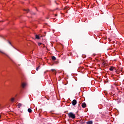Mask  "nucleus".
I'll use <instances>...</instances> for the list:
<instances>
[{
    "label": "nucleus",
    "mask_w": 124,
    "mask_h": 124,
    "mask_svg": "<svg viewBox=\"0 0 124 124\" xmlns=\"http://www.w3.org/2000/svg\"><path fill=\"white\" fill-rule=\"evenodd\" d=\"M27 86V83H23L22 84V88H25Z\"/></svg>",
    "instance_id": "5"
},
{
    "label": "nucleus",
    "mask_w": 124,
    "mask_h": 124,
    "mask_svg": "<svg viewBox=\"0 0 124 124\" xmlns=\"http://www.w3.org/2000/svg\"><path fill=\"white\" fill-rule=\"evenodd\" d=\"M38 69H39V66L36 68L37 71H38Z\"/></svg>",
    "instance_id": "15"
},
{
    "label": "nucleus",
    "mask_w": 124,
    "mask_h": 124,
    "mask_svg": "<svg viewBox=\"0 0 124 124\" xmlns=\"http://www.w3.org/2000/svg\"><path fill=\"white\" fill-rule=\"evenodd\" d=\"M0 118H1V116L0 115Z\"/></svg>",
    "instance_id": "17"
},
{
    "label": "nucleus",
    "mask_w": 124,
    "mask_h": 124,
    "mask_svg": "<svg viewBox=\"0 0 124 124\" xmlns=\"http://www.w3.org/2000/svg\"><path fill=\"white\" fill-rule=\"evenodd\" d=\"M9 43L11 45V43H10V42H9Z\"/></svg>",
    "instance_id": "16"
},
{
    "label": "nucleus",
    "mask_w": 124,
    "mask_h": 124,
    "mask_svg": "<svg viewBox=\"0 0 124 124\" xmlns=\"http://www.w3.org/2000/svg\"><path fill=\"white\" fill-rule=\"evenodd\" d=\"M14 100H15V98H12L11 99V101L12 102H14Z\"/></svg>",
    "instance_id": "11"
},
{
    "label": "nucleus",
    "mask_w": 124,
    "mask_h": 124,
    "mask_svg": "<svg viewBox=\"0 0 124 124\" xmlns=\"http://www.w3.org/2000/svg\"><path fill=\"white\" fill-rule=\"evenodd\" d=\"M0 53H1V54H3V55H5L8 58H9V56H8L7 54L5 53L4 52L1 51V50H0Z\"/></svg>",
    "instance_id": "2"
},
{
    "label": "nucleus",
    "mask_w": 124,
    "mask_h": 124,
    "mask_svg": "<svg viewBox=\"0 0 124 124\" xmlns=\"http://www.w3.org/2000/svg\"><path fill=\"white\" fill-rule=\"evenodd\" d=\"M28 111L29 113H31L32 110L31 108H28Z\"/></svg>",
    "instance_id": "8"
},
{
    "label": "nucleus",
    "mask_w": 124,
    "mask_h": 124,
    "mask_svg": "<svg viewBox=\"0 0 124 124\" xmlns=\"http://www.w3.org/2000/svg\"><path fill=\"white\" fill-rule=\"evenodd\" d=\"M52 60L53 61H56V58L55 57V56H53V57H52Z\"/></svg>",
    "instance_id": "12"
},
{
    "label": "nucleus",
    "mask_w": 124,
    "mask_h": 124,
    "mask_svg": "<svg viewBox=\"0 0 124 124\" xmlns=\"http://www.w3.org/2000/svg\"><path fill=\"white\" fill-rule=\"evenodd\" d=\"M81 106L82 108H86V107H87V104H86L85 103H83Z\"/></svg>",
    "instance_id": "4"
},
{
    "label": "nucleus",
    "mask_w": 124,
    "mask_h": 124,
    "mask_svg": "<svg viewBox=\"0 0 124 124\" xmlns=\"http://www.w3.org/2000/svg\"><path fill=\"white\" fill-rule=\"evenodd\" d=\"M69 118H71L72 119H75V114L72 112H70L68 113Z\"/></svg>",
    "instance_id": "1"
},
{
    "label": "nucleus",
    "mask_w": 124,
    "mask_h": 124,
    "mask_svg": "<svg viewBox=\"0 0 124 124\" xmlns=\"http://www.w3.org/2000/svg\"><path fill=\"white\" fill-rule=\"evenodd\" d=\"M35 38H36V39H40V37H39V35H35Z\"/></svg>",
    "instance_id": "6"
},
{
    "label": "nucleus",
    "mask_w": 124,
    "mask_h": 124,
    "mask_svg": "<svg viewBox=\"0 0 124 124\" xmlns=\"http://www.w3.org/2000/svg\"><path fill=\"white\" fill-rule=\"evenodd\" d=\"M87 124H93V121H89L87 122Z\"/></svg>",
    "instance_id": "9"
},
{
    "label": "nucleus",
    "mask_w": 124,
    "mask_h": 124,
    "mask_svg": "<svg viewBox=\"0 0 124 124\" xmlns=\"http://www.w3.org/2000/svg\"><path fill=\"white\" fill-rule=\"evenodd\" d=\"M24 11H26L27 13L29 12V10L24 9Z\"/></svg>",
    "instance_id": "14"
},
{
    "label": "nucleus",
    "mask_w": 124,
    "mask_h": 124,
    "mask_svg": "<svg viewBox=\"0 0 124 124\" xmlns=\"http://www.w3.org/2000/svg\"><path fill=\"white\" fill-rule=\"evenodd\" d=\"M52 71H54V70H51Z\"/></svg>",
    "instance_id": "18"
},
{
    "label": "nucleus",
    "mask_w": 124,
    "mask_h": 124,
    "mask_svg": "<svg viewBox=\"0 0 124 124\" xmlns=\"http://www.w3.org/2000/svg\"><path fill=\"white\" fill-rule=\"evenodd\" d=\"M55 16H57V15H55Z\"/></svg>",
    "instance_id": "19"
},
{
    "label": "nucleus",
    "mask_w": 124,
    "mask_h": 124,
    "mask_svg": "<svg viewBox=\"0 0 124 124\" xmlns=\"http://www.w3.org/2000/svg\"><path fill=\"white\" fill-rule=\"evenodd\" d=\"M72 104L73 106H75V105L77 104V101H76L75 99L73 100L72 101Z\"/></svg>",
    "instance_id": "3"
},
{
    "label": "nucleus",
    "mask_w": 124,
    "mask_h": 124,
    "mask_svg": "<svg viewBox=\"0 0 124 124\" xmlns=\"http://www.w3.org/2000/svg\"><path fill=\"white\" fill-rule=\"evenodd\" d=\"M113 69H114V67H111L109 68V70H110V71H113Z\"/></svg>",
    "instance_id": "10"
},
{
    "label": "nucleus",
    "mask_w": 124,
    "mask_h": 124,
    "mask_svg": "<svg viewBox=\"0 0 124 124\" xmlns=\"http://www.w3.org/2000/svg\"><path fill=\"white\" fill-rule=\"evenodd\" d=\"M21 106H22V104H18V105H17V107H18V108H21Z\"/></svg>",
    "instance_id": "7"
},
{
    "label": "nucleus",
    "mask_w": 124,
    "mask_h": 124,
    "mask_svg": "<svg viewBox=\"0 0 124 124\" xmlns=\"http://www.w3.org/2000/svg\"><path fill=\"white\" fill-rule=\"evenodd\" d=\"M38 45L39 46H41V45H42V43H38Z\"/></svg>",
    "instance_id": "13"
}]
</instances>
